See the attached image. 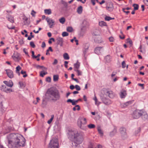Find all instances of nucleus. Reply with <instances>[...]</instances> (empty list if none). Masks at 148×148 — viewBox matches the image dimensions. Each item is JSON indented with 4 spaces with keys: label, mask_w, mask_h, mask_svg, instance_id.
Returning a JSON list of instances; mask_svg holds the SVG:
<instances>
[{
    "label": "nucleus",
    "mask_w": 148,
    "mask_h": 148,
    "mask_svg": "<svg viewBox=\"0 0 148 148\" xmlns=\"http://www.w3.org/2000/svg\"><path fill=\"white\" fill-rule=\"evenodd\" d=\"M25 139L21 135L18 134H11L8 139L9 148H20L25 146Z\"/></svg>",
    "instance_id": "1"
},
{
    "label": "nucleus",
    "mask_w": 148,
    "mask_h": 148,
    "mask_svg": "<svg viewBox=\"0 0 148 148\" xmlns=\"http://www.w3.org/2000/svg\"><path fill=\"white\" fill-rule=\"evenodd\" d=\"M68 137L73 141V146H77L82 144L84 140V134L83 132L70 131L68 133Z\"/></svg>",
    "instance_id": "2"
},
{
    "label": "nucleus",
    "mask_w": 148,
    "mask_h": 148,
    "mask_svg": "<svg viewBox=\"0 0 148 148\" xmlns=\"http://www.w3.org/2000/svg\"><path fill=\"white\" fill-rule=\"evenodd\" d=\"M47 94L51 95L53 97V98H51V97L48 98L49 100H52L56 101L59 99L60 97L58 91L53 90L50 89H48L47 91V93L45 95L46 97L47 96Z\"/></svg>",
    "instance_id": "3"
},
{
    "label": "nucleus",
    "mask_w": 148,
    "mask_h": 148,
    "mask_svg": "<svg viewBox=\"0 0 148 148\" xmlns=\"http://www.w3.org/2000/svg\"><path fill=\"white\" fill-rule=\"evenodd\" d=\"M77 125L78 127L81 129L86 130L87 127L86 124L87 123L86 119L84 117L79 118L77 120Z\"/></svg>",
    "instance_id": "4"
},
{
    "label": "nucleus",
    "mask_w": 148,
    "mask_h": 148,
    "mask_svg": "<svg viewBox=\"0 0 148 148\" xmlns=\"http://www.w3.org/2000/svg\"><path fill=\"white\" fill-rule=\"evenodd\" d=\"M58 143L56 138H52L49 144L48 148H58Z\"/></svg>",
    "instance_id": "5"
},
{
    "label": "nucleus",
    "mask_w": 148,
    "mask_h": 148,
    "mask_svg": "<svg viewBox=\"0 0 148 148\" xmlns=\"http://www.w3.org/2000/svg\"><path fill=\"white\" fill-rule=\"evenodd\" d=\"M143 110H136L134 111L132 114V116L134 119H137L141 116Z\"/></svg>",
    "instance_id": "6"
},
{
    "label": "nucleus",
    "mask_w": 148,
    "mask_h": 148,
    "mask_svg": "<svg viewBox=\"0 0 148 148\" xmlns=\"http://www.w3.org/2000/svg\"><path fill=\"white\" fill-rule=\"evenodd\" d=\"M119 132L121 134L122 138L123 139L127 138V136L126 128L123 127H121L119 129Z\"/></svg>",
    "instance_id": "7"
},
{
    "label": "nucleus",
    "mask_w": 148,
    "mask_h": 148,
    "mask_svg": "<svg viewBox=\"0 0 148 148\" xmlns=\"http://www.w3.org/2000/svg\"><path fill=\"white\" fill-rule=\"evenodd\" d=\"M106 9L110 12H112L114 8L113 4L111 2H110L107 3L106 7Z\"/></svg>",
    "instance_id": "8"
},
{
    "label": "nucleus",
    "mask_w": 148,
    "mask_h": 148,
    "mask_svg": "<svg viewBox=\"0 0 148 148\" xmlns=\"http://www.w3.org/2000/svg\"><path fill=\"white\" fill-rule=\"evenodd\" d=\"M5 71L6 72L8 76L10 78L12 79L14 77V75L13 72L12 71L9 69H5Z\"/></svg>",
    "instance_id": "9"
},
{
    "label": "nucleus",
    "mask_w": 148,
    "mask_h": 148,
    "mask_svg": "<svg viewBox=\"0 0 148 148\" xmlns=\"http://www.w3.org/2000/svg\"><path fill=\"white\" fill-rule=\"evenodd\" d=\"M50 28H52L54 24V21L51 18L47 17L46 19Z\"/></svg>",
    "instance_id": "10"
},
{
    "label": "nucleus",
    "mask_w": 148,
    "mask_h": 148,
    "mask_svg": "<svg viewBox=\"0 0 148 148\" xmlns=\"http://www.w3.org/2000/svg\"><path fill=\"white\" fill-rule=\"evenodd\" d=\"M103 50V47H97L94 50L95 52L98 55L100 54L101 52Z\"/></svg>",
    "instance_id": "11"
},
{
    "label": "nucleus",
    "mask_w": 148,
    "mask_h": 148,
    "mask_svg": "<svg viewBox=\"0 0 148 148\" xmlns=\"http://www.w3.org/2000/svg\"><path fill=\"white\" fill-rule=\"evenodd\" d=\"M1 89L2 90L7 93L13 91L12 89L9 88L4 86H2Z\"/></svg>",
    "instance_id": "12"
},
{
    "label": "nucleus",
    "mask_w": 148,
    "mask_h": 148,
    "mask_svg": "<svg viewBox=\"0 0 148 148\" xmlns=\"http://www.w3.org/2000/svg\"><path fill=\"white\" fill-rule=\"evenodd\" d=\"M141 116H142V119L145 120L148 119V115L146 112L143 110V112H142Z\"/></svg>",
    "instance_id": "13"
},
{
    "label": "nucleus",
    "mask_w": 148,
    "mask_h": 148,
    "mask_svg": "<svg viewBox=\"0 0 148 148\" xmlns=\"http://www.w3.org/2000/svg\"><path fill=\"white\" fill-rule=\"evenodd\" d=\"M89 47V45L88 44H86L84 45V49H83V51L84 56H85L87 52L88 49Z\"/></svg>",
    "instance_id": "14"
},
{
    "label": "nucleus",
    "mask_w": 148,
    "mask_h": 148,
    "mask_svg": "<svg viewBox=\"0 0 148 148\" xmlns=\"http://www.w3.org/2000/svg\"><path fill=\"white\" fill-rule=\"evenodd\" d=\"M106 94L107 95H108L110 98H113L115 96L114 93L111 90L107 91Z\"/></svg>",
    "instance_id": "15"
},
{
    "label": "nucleus",
    "mask_w": 148,
    "mask_h": 148,
    "mask_svg": "<svg viewBox=\"0 0 148 148\" xmlns=\"http://www.w3.org/2000/svg\"><path fill=\"white\" fill-rule=\"evenodd\" d=\"M3 83L8 86L10 87H12L13 85V83L11 80H10L8 82L5 81H4Z\"/></svg>",
    "instance_id": "16"
},
{
    "label": "nucleus",
    "mask_w": 148,
    "mask_h": 148,
    "mask_svg": "<svg viewBox=\"0 0 148 148\" xmlns=\"http://www.w3.org/2000/svg\"><path fill=\"white\" fill-rule=\"evenodd\" d=\"M57 43L61 47L63 46V40L62 38L58 37L57 39Z\"/></svg>",
    "instance_id": "17"
},
{
    "label": "nucleus",
    "mask_w": 148,
    "mask_h": 148,
    "mask_svg": "<svg viewBox=\"0 0 148 148\" xmlns=\"http://www.w3.org/2000/svg\"><path fill=\"white\" fill-rule=\"evenodd\" d=\"M126 95L127 94L126 93V91L125 90H122L121 91L120 94V97L121 98H125Z\"/></svg>",
    "instance_id": "18"
},
{
    "label": "nucleus",
    "mask_w": 148,
    "mask_h": 148,
    "mask_svg": "<svg viewBox=\"0 0 148 148\" xmlns=\"http://www.w3.org/2000/svg\"><path fill=\"white\" fill-rule=\"evenodd\" d=\"M12 57L14 60L16 61H17L19 59V54L17 53H14Z\"/></svg>",
    "instance_id": "19"
},
{
    "label": "nucleus",
    "mask_w": 148,
    "mask_h": 148,
    "mask_svg": "<svg viewBox=\"0 0 148 148\" xmlns=\"http://www.w3.org/2000/svg\"><path fill=\"white\" fill-rule=\"evenodd\" d=\"M6 18L8 20L12 23H13L14 22L13 17L9 14H7Z\"/></svg>",
    "instance_id": "20"
},
{
    "label": "nucleus",
    "mask_w": 148,
    "mask_h": 148,
    "mask_svg": "<svg viewBox=\"0 0 148 148\" xmlns=\"http://www.w3.org/2000/svg\"><path fill=\"white\" fill-rule=\"evenodd\" d=\"M131 102H121V106L122 108H125L129 104H131Z\"/></svg>",
    "instance_id": "21"
},
{
    "label": "nucleus",
    "mask_w": 148,
    "mask_h": 148,
    "mask_svg": "<svg viewBox=\"0 0 148 148\" xmlns=\"http://www.w3.org/2000/svg\"><path fill=\"white\" fill-rule=\"evenodd\" d=\"M94 40L97 43H101L102 42L101 38L99 36L98 37L95 38Z\"/></svg>",
    "instance_id": "22"
},
{
    "label": "nucleus",
    "mask_w": 148,
    "mask_h": 148,
    "mask_svg": "<svg viewBox=\"0 0 148 148\" xmlns=\"http://www.w3.org/2000/svg\"><path fill=\"white\" fill-rule=\"evenodd\" d=\"M89 25V23L86 20H84L83 21L82 25L83 28L88 26Z\"/></svg>",
    "instance_id": "23"
},
{
    "label": "nucleus",
    "mask_w": 148,
    "mask_h": 148,
    "mask_svg": "<svg viewBox=\"0 0 148 148\" xmlns=\"http://www.w3.org/2000/svg\"><path fill=\"white\" fill-rule=\"evenodd\" d=\"M35 67L37 69H42V70L43 71H46L47 70V68L43 66H41L38 65H36L35 66Z\"/></svg>",
    "instance_id": "24"
},
{
    "label": "nucleus",
    "mask_w": 148,
    "mask_h": 148,
    "mask_svg": "<svg viewBox=\"0 0 148 148\" xmlns=\"http://www.w3.org/2000/svg\"><path fill=\"white\" fill-rule=\"evenodd\" d=\"M117 133L116 129L114 128L113 130L110 133V136H114Z\"/></svg>",
    "instance_id": "25"
},
{
    "label": "nucleus",
    "mask_w": 148,
    "mask_h": 148,
    "mask_svg": "<svg viewBox=\"0 0 148 148\" xmlns=\"http://www.w3.org/2000/svg\"><path fill=\"white\" fill-rule=\"evenodd\" d=\"M107 95L106 94H101L100 95V98L101 99L102 101H105L107 100Z\"/></svg>",
    "instance_id": "26"
},
{
    "label": "nucleus",
    "mask_w": 148,
    "mask_h": 148,
    "mask_svg": "<svg viewBox=\"0 0 148 148\" xmlns=\"http://www.w3.org/2000/svg\"><path fill=\"white\" fill-rule=\"evenodd\" d=\"M111 57L110 55L106 56L104 58L105 61L108 63H109L111 61Z\"/></svg>",
    "instance_id": "27"
},
{
    "label": "nucleus",
    "mask_w": 148,
    "mask_h": 148,
    "mask_svg": "<svg viewBox=\"0 0 148 148\" xmlns=\"http://www.w3.org/2000/svg\"><path fill=\"white\" fill-rule=\"evenodd\" d=\"M44 13L46 14L49 15L51 13V9H45L44 10Z\"/></svg>",
    "instance_id": "28"
},
{
    "label": "nucleus",
    "mask_w": 148,
    "mask_h": 148,
    "mask_svg": "<svg viewBox=\"0 0 148 148\" xmlns=\"http://www.w3.org/2000/svg\"><path fill=\"white\" fill-rule=\"evenodd\" d=\"M99 25L101 27L107 26L106 23L104 21H101L99 22Z\"/></svg>",
    "instance_id": "29"
},
{
    "label": "nucleus",
    "mask_w": 148,
    "mask_h": 148,
    "mask_svg": "<svg viewBox=\"0 0 148 148\" xmlns=\"http://www.w3.org/2000/svg\"><path fill=\"white\" fill-rule=\"evenodd\" d=\"M80 66V63L77 61V62L74 64V69H78Z\"/></svg>",
    "instance_id": "30"
},
{
    "label": "nucleus",
    "mask_w": 148,
    "mask_h": 148,
    "mask_svg": "<svg viewBox=\"0 0 148 148\" xmlns=\"http://www.w3.org/2000/svg\"><path fill=\"white\" fill-rule=\"evenodd\" d=\"M77 11L78 13L79 14H81L82 13V7L81 6L77 8Z\"/></svg>",
    "instance_id": "31"
},
{
    "label": "nucleus",
    "mask_w": 148,
    "mask_h": 148,
    "mask_svg": "<svg viewBox=\"0 0 148 148\" xmlns=\"http://www.w3.org/2000/svg\"><path fill=\"white\" fill-rule=\"evenodd\" d=\"M63 57L64 59L66 60H68L69 59V56L67 53H65L64 54Z\"/></svg>",
    "instance_id": "32"
},
{
    "label": "nucleus",
    "mask_w": 148,
    "mask_h": 148,
    "mask_svg": "<svg viewBox=\"0 0 148 148\" xmlns=\"http://www.w3.org/2000/svg\"><path fill=\"white\" fill-rule=\"evenodd\" d=\"M16 73H18V75H20V73L19 72V71L21 69V68L20 66L18 65L16 68Z\"/></svg>",
    "instance_id": "33"
},
{
    "label": "nucleus",
    "mask_w": 148,
    "mask_h": 148,
    "mask_svg": "<svg viewBox=\"0 0 148 148\" xmlns=\"http://www.w3.org/2000/svg\"><path fill=\"white\" fill-rule=\"evenodd\" d=\"M74 71L77 72L78 75L79 76L82 75V72L79 69H74Z\"/></svg>",
    "instance_id": "34"
},
{
    "label": "nucleus",
    "mask_w": 148,
    "mask_h": 148,
    "mask_svg": "<svg viewBox=\"0 0 148 148\" xmlns=\"http://www.w3.org/2000/svg\"><path fill=\"white\" fill-rule=\"evenodd\" d=\"M99 31L98 30L96 29L94 31L93 34L95 36H98L99 34Z\"/></svg>",
    "instance_id": "35"
},
{
    "label": "nucleus",
    "mask_w": 148,
    "mask_h": 148,
    "mask_svg": "<svg viewBox=\"0 0 148 148\" xmlns=\"http://www.w3.org/2000/svg\"><path fill=\"white\" fill-rule=\"evenodd\" d=\"M73 109L74 111H75L76 110H79L80 109V108L79 106L78 105H76L73 108Z\"/></svg>",
    "instance_id": "36"
},
{
    "label": "nucleus",
    "mask_w": 148,
    "mask_h": 148,
    "mask_svg": "<svg viewBox=\"0 0 148 148\" xmlns=\"http://www.w3.org/2000/svg\"><path fill=\"white\" fill-rule=\"evenodd\" d=\"M90 129H92L95 127V126L94 124H90L87 126Z\"/></svg>",
    "instance_id": "37"
},
{
    "label": "nucleus",
    "mask_w": 148,
    "mask_h": 148,
    "mask_svg": "<svg viewBox=\"0 0 148 148\" xmlns=\"http://www.w3.org/2000/svg\"><path fill=\"white\" fill-rule=\"evenodd\" d=\"M58 76L57 75H54L53 76V80L55 82L57 81L58 80Z\"/></svg>",
    "instance_id": "38"
},
{
    "label": "nucleus",
    "mask_w": 148,
    "mask_h": 148,
    "mask_svg": "<svg viewBox=\"0 0 148 148\" xmlns=\"http://www.w3.org/2000/svg\"><path fill=\"white\" fill-rule=\"evenodd\" d=\"M114 19V18H112L108 16H106L105 18V19L106 21H110V20Z\"/></svg>",
    "instance_id": "39"
},
{
    "label": "nucleus",
    "mask_w": 148,
    "mask_h": 148,
    "mask_svg": "<svg viewBox=\"0 0 148 148\" xmlns=\"http://www.w3.org/2000/svg\"><path fill=\"white\" fill-rule=\"evenodd\" d=\"M59 21L60 23H61L62 24H63L64 23V22L65 21V18L64 17H62L59 19Z\"/></svg>",
    "instance_id": "40"
},
{
    "label": "nucleus",
    "mask_w": 148,
    "mask_h": 148,
    "mask_svg": "<svg viewBox=\"0 0 148 148\" xmlns=\"http://www.w3.org/2000/svg\"><path fill=\"white\" fill-rule=\"evenodd\" d=\"M133 6L134 7V10H137L138 9L139 6L138 5L136 4H134Z\"/></svg>",
    "instance_id": "41"
},
{
    "label": "nucleus",
    "mask_w": 148,
    "mask_h": 148,
    "mask_svg": "<svg viewBox=\"0 0 148 148\" xmlns=\"http://www.w3.org/2000/svg\"><path fill=\"white\" fill-rule=\"evenodd\" d=\"M98 131L99 133L100 134V135L101 136H102L103 135V133L100 127H98Z\"/></svg>",
    "instance_id": "42"
},
{
    "label": "nucleus",
    "mask_w": 148,
    "mask_h": 148,
    "mask_svg": "<svg viewBox=\"0 0 148 148\" xmlns=\"http://www.w3.org/2000/svg\"><path fill=\"white\" fill-rule=\"evenodd\" d=\"M51 116V118L49 120L47 121V123L49 124H50L51 123L52 121V120L53 119V118H54V115H52Z\"/></svg>",
    "instance_id": "43"
},
{
    "label": "nucleus",
    "mask_w": 148,
    "mask_h": 148,
    "mask_svg": "<svg viewBox=\"0 0 148 148\" xmlns=\"http://www.w3.org/2000/svg\"><path fill=\"white\" fill-rule=\"evenodd\" d=\"M60 126L59 124H57L54 127V129L58 131L60 129Z\"/></svg>",
    "instance_id": "44"
},
{
    "label": "nucleus",
    "mask_w": 148,
    "mask_h": 148,
    "mask_svg": "<svg viewBox=\"0 0 148 148\" xmlns=\"http://www.w3.org/2000/svg\"><path fill=\"white\" fill-rule=\"evenodd\" d=\"M62 35L63 37L67 36L69 35V34L66 32H63L62 34Z\"/></svg>",
    "instance_id": "45"
},
{
    "label": "nucleus",
    "mask_w": 148,
    "mask_h": 148,
    "mask_svg": "<svg viewBox=\"0 0 148 148\" xmlns=\"http://www.w3.org/2000/svg\"><path fill=\"white\" fill-rule=\"evenodd\" d=\"M21 73L23 75V77H25L27 76V75L26 74V72L25 71H21Z\"/></svg>",
    "instance_id": "46"
},
{
    "label": "nucleus",
    "mask_w": 148,
    "mask_h": 148,
    "mask_svg": "<svg viewBox=\"0 0 148 148\" xmlns=\"http://www.w3.org/2000/svg\"><path fill=\"white\" fill-rule=\"evenodd\" d=\"M66 30L68 32H71L73 31V28L71 27H69L67 28Z\"/></svg>",
    "instance_id": "47"
},
{
    "label": "nucleus",
    "mask_w": 148,
    "mask_h": 148,
    "mask_svg": "<svg viewBox=\"0 0 148 148\" xmlns=\"http://www.w3.org/2000/svg\"><path fill=\"white\" fill-rule=\"evenodd\" d=\"M45 71H42L40 72V76L42 77H43L45 75Z\"/></svg>",
    "instance_id": "48"
},
{
    "label": "nucleus",
    "mask_w": 148,
    "mask_h": 148,
    "mask_svg": "<svg viewBox=\"0 0 148 148\" xmlns=\"http://www.w3.org/2000/svg\"><path fill=\"white\" fill-rule=\"evenodd\" d=\"M19 84L20 85V87L21 88H23L25 87V85L22 82H19Z\"/></svg>",
    "instance_id": "49"
},
{
    "label": "nucleus",
    "mask_w": 148,
    "mask_h": 148,
    "mask_svg": "<svg viewBox=\"0 0 148 148\" xmlns=\"http://www.w3.org/2000/svg\"><path fill=\"white\" fill-rule=\"evenodd\" d=\"M127 42L129 43L130 45H132V40L130 38H128L127 40Z\"/></svg>",
    "instance_id": "50"
},
{
    "label": "nucleus",
    "mask_w": 148,
    "mask_h": 148,
    "mask_svg": "<svg viewBox=\"0 0 148 148\" xmlns=\"http://www.w3.org/2000/svg\"><path fill=\"white\" fill-rule=\"evenodd\" d=\"M75 88L76 90L78 91L80 90L81 89L80 87L78 85H76L75 86Z\"/></svg>",
    "instance_id": "51"
},
{
    "label": "nucleus",
    "mask_w": 148,
    "mask_h": 148,
    "mask_svg": "<svg viewBox=\"0 0 148 148\" xmlns=\"http://www.w3.org/2000/svg\"><path fill=\"white\" fill-rule=\"evenodd\" d=\"M23 51L25 53V54L27 55V56H29V55L28 54V52L27 51V49H26L25 48H24L23 49Z\"/></svg>",
    "instance_id": "52"
},
{
    "label": "nucleus",
    "mask_w": 148,
    "mask_h": 148,
    "mask_svg": "<svg viewBox=\"0 0 148 148\" xmlns=\"http://www.w3.org/2000/svg\"><path fill=\"white\" fill-rule=\"evenodd\" d=\"M30 45L33 48H34L35 47V45L33 42H31L30 43Z\"/></svg>",
    "instance_id": "53"
},
{
    "label": "nucleus",
    "mask_w": 148,
    "mask_h": 148,
    "mask_svg": "<svg viewBox=\"0 0 148 148\" xmlns=\"http://www.w3.org/2000/svg\"><path fill=\"white\" fill-rule=\"evenodd\" d=\"M51 78L49 77H47L46 78V81L47 82H50L51 81Z\"/></svg>",
    "instance_id": "54"
},
{
    "label": "nucleus",
    "mask_w": 148,
    "mask_h": 148,
    "mask_svg": "<svg viewBox=\"0 0 148 148\" xmlns=\"http://www.w3.org/2000/svg\"><path fill=\"white\" fill-rule=\"evenodd\" d=\"M122 67L124 68L125 67V63L124 61H123L122 63Z\"/></svg>",
    "instance_id": "55"
},
{
    "label": "nucleus",
    "mask_w": 148,
    "mask_h": 148,
    "mask_svg": "<svg viewBox=\"0 0 148 148\" xmlns=\"http://www.w3.org/2000/svg\"><path fill=\"white\" fill-rule=\"evenodd\" d=\"M117 72L115 71H113L112 72V73L111 75V76L112 78L113 77V76H114L116 74Z\"/></svg>",
    "instance_id": "56"
},
{
    "label": "nucleus",
    "mask_w": 148,
    "mask_h": 148,
    "mask_svg": "<svg viewBox=\"0 0 148 148\" xmlns=\"http://www.w3.org/2000/svg\"><path fill=\"white\" fill-rule=\"evenodd\" d=\"M36 13V12L35 11H34V10H32V11L31 14L32 16H35V14Z\"/></svg>",
    "instance_id": "57"
},
{
    "label": "nucleus",
    "mask_w": 148,
    "mask_h": 148,
    "mask_svg": "<svg viewBox=\"0 0 148 148\" xmlns=\"http://www.w3.org/2000/svg\"><path fill=\"white\" fill-rule=\"evenodd\" d=\"M45 46H46L45 43V42H43L42 43L41 47L42 48H44L45 47Z\"/></svg>",
    "instance_id": "58"
},
{
    "label": "nucleus",
    "mask_w": 148,
    "mask_h": 148,
    "mask_svg": "<svg viewBox=\"0 0 148 148\" xmlns=\"http://www.w3.org/2000/svg\"><path fill=\"white\" fill-rule=\"evenodd\" d=\"M58 62V60L57 59H55L54 60L53 62V65H56L57 64Z\"/></svg>",
    "instance_id": "59"
},
{
    "label": "nucleus",
    "mask_w": 148,
    "mask_h": 148,
    "mask_svg": "<svg viewBox=\"0 0 148 148\" xmlns=\"http://www.w3.org/2000/svg\"><path fill=\"white\" fill-rule=\"evenodd\" d=\"M67 102H77V101H75V100L69 99L67 101Z\"/></svg>",
    "instance_id": "60"
},
{
    "label": "nucleus",
    "mask_w": 148,
    "mask_h": 148,
    "mask_svg": "<svg viewBox=\"0 0 148 148\" xmlns=\"http://www.w3.org/2000/svg\"><path fill=\"white\" fill-rule=\"evenodd\" d=\"M68 61H65L64 62V66L66 68H67L68 67V65L67 64H68Z\"/></svg>",
    "instance_id": "61"
},
{
    "label": "nucleus",
    "mask_w": 148,
    "mask_h": 148,
    "mask_svg": "<svg viewBox=\"0 0 148 148\" xmlns=\"http://www.w3.org/2000/svg\"><path fill=\"white\" fill-rule=\"evenodd\" d=\"M109 40L110 42H113L114 40L113 38L112 37H110L109 38Z\"/></svg>",
    "instance_id": "62"
},
{
    "label": "nucleus",
    "mask_w": 148,
    "mask_h": 148,
    "mask_svg": "<svg viewBox=\"0 0 148 148\" xmlns=\"http://www.w3.org/2000/svg\"><path fill=\"white\" fill-rule=\"evenodd\" d=\"M138 85L139 86L142 87V89H143L144 88L143 84H138Z\"/></svg>",
    "instance_id": "63"
},
{
    "label": "nucleus",
    "mask_w": 148,
    "mask_h": 148,
    "mask_svg": "<svg viewBox=\"0 0 148 148\" xmlns=\"http://www.w3.org/2000/svg\"><path fill=\"white\" fill-rule=\"evenodd\" d=\"M70 88L71 89L73 90L75 86L73 85H71L70 86Z\"/></svg>",
    "instance_id": "64"
}]
</instances>
